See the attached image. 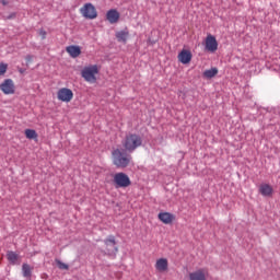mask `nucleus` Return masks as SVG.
<instances>
[{
	"mask_svg": "<svg viewBox=\"0 0 280 280\" xmlns=\"http://www.w3.org/2000/svg\"><path fill=\"white\" fill-rule=\"evenodd\" d=\"M112 161L118 170H125V167H128L132 163V155L126 149H114L112 151Z\"/></svg>",
	"mask_w": 280,
	"mask_h": 280,
	"instance_id": "1",
	"label": "nucleus"
},
{
	"mask_svg": "<svg viewBox=\"0 0 280 280\" xmlns=\"http://www.w3.org/2000/svg\"><path fill=\"white\" fill-rule=\"evenodd\" d=\"M143 144V139L141 136L137 133H129L122 140V148H125L126 152H135L137 148H141Z\"/></svg>",
	"mask_w": 280,
	"mask_h": 280,
	"instance_id": "2",
	"label": "nucleus"
},
{
	"mask_svg": "<svg viewBox=\"0 0 280 280\" xmlns=\"http://www.w3.org/2000/svg\"><path fill=\"white\" fill-rule=\"evenodd\" d=\"M97 73H100V67H97V65L86 66L81 71L83 80L90 84H95V82H97Z\"/></svg>",
	"mask_w": 280,
	"mask_h": 280,
	"instance_id": "3",
	"label": "nucleus"
},
{
	"mask_svg": "<svg viewBox=\"0 0 280 280\" xmlns=\"http://www.w3.org/2000/svg\"><path fill=\"white\" fill-rule=\"evenodd\" d=\"M114 185L116 189H126V187H130L132 185V182L130 180V177L126 173H116L114 175Z\"/></svg>",
	"mask_w": 280,
	"mask_h": 280,
	"instance_id": "4",
	"label": "nucleus"
},
{
	"mask_svg": "<svg viewBox=\"0 0 280 280\" xmlns=\"http://www.w3.org/2000/svg\"><path fill=\"white\" fill-rule=\"evenodd\" d=\"M79 12L83 16V19H88L90 21H93L97 18V9H95V5H93V3L91 2L83 4V7L80 8Z\"/></svg>",
	"mask_w": 280,
	"mask_h": 280,
	"instance_id": "5",
	"label": "nucleus"
},
{
	"mask_svg": "<svg viewBox=\"0 0 280 280\" xmlns=\"http://www.w3.org/2000/svg\"><path fill=\"white\" fill-rule=\"evenodd\" d=\"M0 91H2L4 95H14V93H16V86L14 85V81L12 79H5L0 84Z\"/></svg>",
	"mask_w": 280,
	"mask_h": 280,
	"instance_id": "6",
	"label": "nucleus"
},
{
	"mask_svg": "<svg viewBox=\"0 0 280 280\" xmlns=\"http://www.w3.org/2000/svg\"><path fill=\"white\" fill-rule=\"evenodd\" d=\"M57 100H59V102H66L68 104L69 102H71V100H73V91L68 88H61L57 92Z\"/></svg>",
	"mask_w": 280,
	"mask_h": 280,
	"instance_id": "7",
	"label": "nucleus"
},
{
	"mask_svg": "<svg viewBox=\"0 0 280 280\" xmlns=\"http://www.w3.org/2000/svg\"><path fill=\"white\" fill-rule=\"evenodd\" d=\"M104 244L106 246V253L107 255H112L115 257L117 255V252L119 250L117 248V242L115 241V236H108L105 241Z\"/></svg>",
	"mask_w": 280,
	"mask_h": 280,
	"instance_id": "8",
	"label": "nucleus"
},
{
	"mask_svg": "<svg viewBox=\"0 0 280 280\" xmlns=\"http://www.w3.org/2000/svg\"><path fill=\"white\" fill-rule=\"evenodd\" d=\"M206 49L207 51H210L211 54H214V51H218V39H215V36L208 34L206 37Z\"/></svg>",
	"mask_w": 280,
	"mask_h": 280,
	"instance_id": "9",
	"label": "nucleus"
},
{
	"mask_svg": "<svg viewBox=\"0 0 280 280\" xmlns=\"http://www.w3.org/2000/svg\"><path fill=\"white\" fill-rule=\"evenodd\" d=\"M120 16L121 15L119 14V11H117L116 9L108 10L106 13V19L112 25H115V23H119Z\"/></svg>",
	"mask_w": 280,
	"mask_h": 280,
	"instance_id": "10",
	"label": "nucleus"
},
{
	"mask_svg": "<svg viewBox=\"0 0 280 280\" xmlns=\"http://www.w3.org/2000/svg\"><path fill=\"white\" fill-rule=\"evenodd\" d=\"M209 271L207 269H198L189 273V280H207Z\"/></svg>",
	"mask_w": 280,
	"mask_h": 280,
	"instance_id": "11",
	"label": "nucleus"
},
{
	"mask_svg": "<svg viewBox=\"0 0 280 280\" xmlns=\"http://www.w3.org/2000/svg\"><path fill=\"white\" fill-rule=\"evenodd\" d=\"M178 61L182 62V65H189L191 62V51L187 49H183L178 56Z\"/></svg>",
	"mask_w": 280,
	"mask_h": 280,
	"instance_id": "12",
	"label": "nucleus"
},
{
	"mask_svg": "<svg viewBox=\"0 0 280 280\" xmlns=\"http://www.w3.org/2000/svg\"><path fill=\"white\" fill-rule=\"evenodd\" d=\"M170 268V262L166 258H160L155 262V269L158 272H167V269Z\"/></svg>",
	"mask_w": 280,
	"mask_h": 280,
	"instance_id": "13",
	"label": "nucleus"
},
{
	"mask_svg": "<svg viewBox=\"0 0 280 280\" xmlns=\"http://www.w3.org/2000/svg\"><path fill=\"white\" fill-rule=\"evenodd\" d=\"M66 51L71 58H78L82 54V48H80V46L71 45L66 47Z\"/></svg>",
	"mask_w": 280,
	"mask_h": 280,
	"instance_id": "14",
	"label": "nucleus"
},
{
	"mask_svg": "<svg viewBox=\"0 0 280 280\" xmlns=\"http://www.w3.org/2000/svg\"><path fill=\"white\" fill-rule=\"evenodd\" d=\"M159 220L163 222V224H172L174 222L175 217L170 212H160L158 215Z\"/></svg>",
	"mask_w": 280,
	"mask_h": 280,
	"instance_id": "15",
	"label": "nucleus"
},
{
	"mask_svg": "<svg viewBox=\"0 0 280 280\" xmlns=\"http://www.w3.org/2000/svg\"><path fill=\"white\" fill-rule=\"evenodd\" d=\"M259 194L265 197L272 196V186H270L269 184H261L259 186Z\"/></svg>",
	"mask_w": 280,
	"mask_h": 280,
	"instance_id": "16",
	"label": "nucleus"
},
{
	"mask_svg": "<svg viewBox=\"0 0 280 280\" xmlns=\"http://www.w3.org/2000/svg\"><path fill=\"white\" fill-rule=\"evenodd\" d=\"M128 36H130V33L128 31H119L116 33V38L118 43H127Z\"/></svg>",
	"mask_w": 280,
	"mask_h": 280,
	"instance_id": "17",
	"label": "nucleus"
},
{
	"mask_svg": "<svg viewBox=\"0 0 280 280\" xmlns=\"http://www.w3.org/2000/svg\"><path fill=\"white\" fill-rule=\"evenodd\" d=\"M218 75V68H211L203 72V78L211 80V78H215Z\"/></svg>",
	"mask_w": 280,
	"mask_h": 280,
	"instance_id": "18",
	"label": "nucleus"
},
{
	"mask_svg": "<svg viewBox=\"0 0 280 280\" xmlns=\"http://www.w3.org/2000/svg\"><path fill=\"white\" fill-rule=\"evenodd\" d=\"M22 272L25 279H30V277H32V267H30L27 264H23Z\"/></svg>",
	"mask_w": 280,
	"mask_h": 280,
	"instance_id": "19",
	"label": "nucleus"
},
{
	"mask_svg": "<svg viewBox=\"0 0 280 280\" xmlns=\"http://www.w3.org/2000/svg\"><path fill=\"white\" fill-rule=\"evenodd\" d=\"M24 135L26 139H38V133L34 129H25Z\"/></svg>",
	"mask_w": 280,
	"mask_h": 280,
	"instance_id": "20",
	"label": "nucleus"
},
{
	"mask_svg": "<svg viewBox=\"0 0 280 280\" xmlns=\"http://www.w3.org/2000/svg\"><path fill=\"white\" fill-rule=\"evenodd\" d=\"M7 257L11 264H16V261L19 259V255L14 252H8Z\"/></svg>",
	"mask_w": 280,
	"mask_h": 280,
	"instance_id": "21",
	"label": "nucleus"
},
{
	"mask_svg": "<svg viewBox=\"0 0 280 280\" xmlns=\"http://www.w3.org/2000/svg\"><path fill=\"white\" fill-rule=\"evenodd\" d=\"M56 264H57L59 270H68L69 269V265L62 262L61 260L57 259Z\"/></svg>",
	"mask_w": 280,
	"mask_h": 280,
	"instance_id": "22",
	"label": "nucleus"
},
{
	"mask_svg": "<svg viewBox=\"0 0 280 280\" xmlns=\"http://www.w3.org/2000/svg\"><path fill=\"white\" fill-rule=\"evenodd\" d=\"M8 72V63H0V75H5Z\"/></svg>",
	"mask_w": 280,
	"mask_h": 280,
	"instance_id": "23",
	"label": "nucleus"
},
{
	"mask_svg": "<svg viewBox=\"0 0 280 280\" xmlns=\"http://www.w3.org/2000/svg\"><path fill=\"white\" fill-rule=\"evenodd\" d=\"M38 34L43 40H45L47 38V32L45 30H43V28L39 30Z\"/></svg>",
	"mask_w": 280,
	"mask_h": 280,
	"instance_id": "24",
	"label": "nucleus"
},
{
	"mask_svg": "<svg viewBox=\"0 0 280 280\" xmlns=\"http://www.w3.org/2000/svg\"><path fill=\"white\" fill-rule=\"evenodd\" d=\"M26 62H32L33 60V57L31 55H27L26 58H25Z\"/></svg>",
	"mask_w": 280,
	"mask_h": 280,
	"instance_id": "25",
	"label": "nucleus"
},
{
	"mask_svg": "<svg viewBox=\"0 0 280 280\" xmlns=\"http://www.w3.org/2000/svg\"><path fill=\"white\" fill-rule=\"evenodd\" d=\"M8 2H5V0H2V5H7Z\"/></svg>",
	"mask_w": 280,
	"mask_h": 280,
	"instance_id": "26",
	"label": "nucleus"
}]
</instances>
